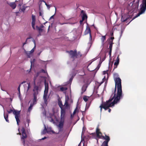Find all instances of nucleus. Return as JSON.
I'll list each match as a JSON object with an SVG mask.
<instances>
[{
  "mask_svg": "<svg viewBox=\"0 0 146 146\" xmlns=\"http://www.w3.org/2000/svg\"><path fill=\"white\" fill-rule=\"evenodd\" d=\"M114 80L115 82V87L114 95L115 94V95L114 99L119 102L120 100L123 98L121 80L119 78H117Z\"/></svg>",
  "mask_w": 146,
  "mask_h": 146,
  "instance_id": "f257e3e1",
  "label": "nucleus"
},
{
  "mask_svg": "<svg viewBox=\"0 0 146 146\" xmlns=\"http://www.w3.org/2000/svg\"><path fill=\"white\" fill-rule=\"evenodd\" d=\"M115 94L113 95L112 94L109 100L106 101V102H103L102 104L100 106V111L101 112L102 111V108L104 109L105 110L108 109V108L113 106L115 104L119 102L118 101L114 99Z\"/></svg>",
  "mask_w": 146,
  "mask_h": 146,
  "instance_id": "f03ea898",
  "label": "nucleus"
},
{
  "mask_svg": "<svg viewBox=\"0 0 146 146\" xmlns=\"http://www.w3.org/2000/svg\"><path fill=\"white\" fill-rule=\"evenodd\" d=\"M141 7L140 9V11L137 13L133 19H131L128 23L129 24L131 21L136 18L139 16L140 15L143 13L146 9V0H143L142 4L141 5Z\"/></svg>",
  "mask_w": 146,
  "mask_h": 146,
  "instance_id": "7ed1b4c3",
  "label": "nucleus"
},
{
  "mask_svg": "<svg viewBox=\"0 0 146 146\" xmlns=\"http://www.w3.org/2000/svg\"><path fill=\"white\" fill-rule=\"evenodd\" d=\"M7 112L9 113H11L12 112H13V114L15 115V117L17 122V124L18 125H19V123L20 122L19 117L20 116V111H17L14 110L13 111L12 109H10L9 111L7 110Z\"/></svg>",
  "mask_w": 146,
  "mask_h": 146,
  "instance_id": "20e7f679",
  "label": "nucleus"
},
{
  "mask_svg": "<svg viewBox=\"0 0 146 146\" xmlns=\"http://www.w3.org/2000/svg\"><path fill=\"white\" fill-rule=\"evenodd\" d=\"M21 131L22 134L19 132L17 134L20 135H21V139L23 145L25 146V139L27 138V136L25 132V130L24 127H23L22 128Z\"/></svg>",
  "mask_w": 146,
  "mask_h": 146,
  "instance_id": "39448f33",
  "label": "nucleus"
},
{
  "mask_svg": "<svg viewBox=\"0 0 146 146\" xmlns=\"http://www.w3.org/2000/svg\"><path fill=\"white\" fill-rule=\"evenodd\" d=\"M99 139H102L105 140L103 141L101 146H108V143L110 140V138L109 136L106 134L105 135V136L101 135V137Z\"/></svg>",
  "mask_w": 146,
  "mask_h": 146,
  "instance_id": "423d86ee",
  "label": "nucleus"
},
{
  "mask_svg": "<svg viewBox=\"0 0 146 146\" xmlns=\"http://www.w3.org/2000/svg\"><path fill=\"white\" fill-rule=\"evenodd\" d=\"M67 52H68L69 54L70 57L74 60L75 58H76V50H75L74 51L71 50L70 51H67Z\"/></svg>",
  "mask_w": 146,
  "mask_h": 146,
  "instance_id": "0eeeda50",
  "label": "nucleus"
},
{
  "mask_svg": "<svg viewBox=\"0 0 146 146\" xmlns=\"http://www.w3.org/2000/svg\"><path fill=\"white\" fill-rule=\"evenodd\" d=\"M126 15L122 16L121 18V21L122 22H127L130 20V19L131 18V17L130 16H128L126 17Z\"/></svg>",
  "mask_w": 146,
  "mask_h": 146,
  "instance_id": "6e6552de",
  "label": "nucleus"
},
{
  "mask_svg": "<svg viewBox=\"0 0 146 146\" xmlns=\"http://www.w3.org/2000/svg\"><path fill=\"white\" fill-rule=\"evenodd\" d=\"M66 115V111L65 108L61 109L60 110V119L64 120Z\"/></svg>",
  "mask_w": 146,
  "mask_h": 146,
  "instance_id": "1a4fd4ad",
  "label": "nucleus"
},
{
  "mask_svg": "<svg viewBox=\"0 0 146 146\" xmlns=\"http://www.w3.org/2000/svg\"><path fill=\"white\" fill-rule=\"evenodd\" d=\"M89 34L90 39L91 40L92 39V36L91 33V31L89 27L87 26L86 29L84 32V35H87L88 34Z\"/></svg>",
  "mask_w": 146,
  "mask_h": 146,
  "instance_id": "9d476101",
  "label": "nucleus"
},
{
  "mask_svg": "<svg viewBox=\"0 0 146 146\" xmlns=\"http://www.w3.org/2000/svg\"><path fill=\"white\" fill-rule=\"evenodd\" d=\"M96 133L97 137L99 138H100L101 137V135H102V133L100 131V129L99 128L98 125L97 126L96 128Z\"/></svg>",
  "mask_w": 146,
  "mask_h": 146,
  "instance_id": "9b49d317",
  "label": "nucleus"
},
{
  "mask_svg": "<svg viewBox=\"0 0 146 146\" xmlns=\"http://www.w3.org/2000/svg\"><path fill=\"white\" fill-rule=\"evenodd\" d=\"M114 39V37H111L109 39V49L110 50H112V45L113 44V41Z\"/></svg>",
  "mask_w": 146,
  "mask_h": 146,
  "instance_id": "f8f14e48",
  "label": "nucleus"
},
{
  "mask_svg": "<svg viewBox=\"0 0 146 146\" xmlns=\"http://www.w3.org/2000/svg\"><path fill=\"white\" fill-rule=\"evenodd\" d=\"M64 121V120H61L60 121L59 123V124L58 125L59 131H61L62 130Z\"/></svg>",
  "mask_w": 146,
  "mask_h": 146,
  "instance_id": "ddd939ff",
  "label": "nucleus"
},
{
  "mask_svg": "<svg viewBox=\"0 0 146 146\" xmlns=\"http://www.w3.org/2000/svg\"><path fill=\"white\" fill-rule=\"evenodd\" d=\"M39 88V86H36L35 84L34 86V88L33 90V94H38V90Z\"/></svg>",
  "mask_w": 146,
  "mask_h": 146,
  "instance_id": "4468645a",
  "label": "nucleus"
},
{
  "mask_svg": "<svg viewBox=\"0 0 146 146\" xmlns=\"http://www.w3.org/2000/svg\"><path fill=\"white\" fill-rule=\"evenodd\" d=\"M44 83L45 85V89L44 92L48 94L49 88L48 84V83L46 82V80H45L44 81Z\"/></svg>",
  "mask_w": 146,
  "mask_h": 146,
  "instance_id": "2eb2a0df",
  "label": "nucleus"
},
{
  "mask_svg": "<svg viewBox=\"0 0 146 146\" xmlns=\"http://www.w3.org/2000/svg\"><path fill=\"white\" fill-rule=\"evenodd\" d=\"M35 21L36 19L35 18V16L33 15H32V22L31 23V24L32 27L34 30H35Z\"/></svg>",
  "mask_w": 146,
  "mask_h": 146,
  "instance_id": "dca6fc26",
  "label": "nucleus"
},
{
  "mask_svg": "<svg viewBox=\"0 0 146 146\" xmlns=\"http://www.w3.org/2000/svg\"><path fill=\"white\" fill-rule=\"evenodd\" d=\"M17 2L18 1L16 0L15 2H11L8 3V4L13 9H14L16 7V5L15 3Z\"/></svg>",
  "mask_w": 146,
  "mask_h": 146,
  "instance_id": "f3484780",
  "label": "nucleus"
},
{
  "mask_svg": "<svg viewBox=\"0 0 146 146\" xmlns=\"http://www.w3.org/2000/svg\"><path fill=\"white\" fill-rule=\"evenodd\" d=\"M69 100V98L68 97L67 98H66L65 101V103L64 106H65V108H67L69 106V104L68 103V101Z\"/></svg>",
  "mask_w": 146,
  "mask_h": 146,
  "instance_id": "a211bd4d",
  "label": "nucleus"
},
{
  "mask_svg": "<svg viewBox=\"0 0 146 146\" xmlns=\"http://www.w3.org/2000/svg\"><path fill=\"white\" fill-rule=\"evenodd\" d=\"M37 94H33V96L34 98L33 99V104H36L37 100Z\"/></svg>",
  "mask_w": 146,
  "mask_h": 146,
  "instance_id": "6ab92c4d",
  "label": "nucleus"
},
{
  "mask_svg": "<svg viewBox=\"0 0 146 146\" xmlns=\"http://www.w3.org/2000/svg\"><path fill=\"white\" fill-rule=\"evenodd\" d=\"M4 118L5 119L6 121L8 122H9V120H8V114L7 113H4Z\"/></svg>",
  "mask_w": 146,
  "mask_h": 146,
  "instance_id": "aec40b11",
  "label": "nucleus"
},
{
  "mask_svg": "<svg viewBox=\"0 0 146 146\" xmlns=\"http://www.w3.org/2000/svg\"><path fill=\"white\" fill-rule=\"evenodd\" d=\"M58 104L61 109L63 108V106L62 104V102L61 100H58Z\"/></svg>",
  "mask_w": 146,
  "mask_h": 146,
  "instance_id": "412c9836",
  "label": "nucleus"
},
{
  "mask_svg": "<svg viewBox=\"0 0 146 146\" xmlns=\"http://www.w3.org/2000/svg\"><path fill=\"white\" fill-rule=\"evenodd\" d=\"M119 63V61L116 60L115 62L114 63V68L113 70L117 67V65H118Z\"/></svg>",
  "mask_w": 146,
  "mask_h": 146,
  "instance_id": "4be33fe9",
  "label": "nucleus"
},
{
  "mask_svg": "<svg viewBox=\"0 0 146 146\" xmlns=\"http://www.w3.org/2000/svg\"><path fill=\"white\" fill-rule=\"evenodd\" d=\"M81 13H83V15L82 16V19L83 20H84L85 19H87V15L85 14L84 13V11L83 10H82L81 11Z\"/></svg>",
  "mask_w": 146,
  "mask_h": 146,
  "instance_id": "5701e85b",
  "label": "nucleus"
},
{
  "mask_svg": "<svg viewBox=\"0 0 146 146\" xmlns=\"http://www.w3.org/2000/svg\"><path fill=\"white\" fill-rule=\"evenodd\" d=\"M113 77L114 80L116 79L117 78H119V75L117 73H115L113 75Z\"/></svg>",
  "mask_w": 146,
  "mask_h": 146,
  "instance_id": "b1692460",
  "label": "nucleus"
},
{
  "mask_svg": "<svg viewBox=\"0 0 146 146\" xmlns=\"http://www.w3.org/2000/svg\"><path fill=\"white\" fill-rule=\"evenodd\" d=\"M34 104H31L30 105V106L29 107L28 109V111L29 112H30L32 110V108Z\"/></svg>",
  "mask_w": 146,
  "mask_h": 146,
  "instance_id": "393cba45",
  "label": "nucleus"
},
{
  "mask_svg": "<svg viewBox=\"0 0 146 146\" xmlns=\"http://www.w3.org/2000/svg\"><path fill=\"white\" fill-rule=\"evenodd\" d=\"M33 42H34V43L35 44V45L34 47L31 50V51H30V54H31L32 53L34 52V50H35V48L36 47L35 42V40H34Z\"/></svg>",
  "mask_w": 146,
  "mask_h": 146,
  "instance_id": "a878e982",
  "label": "nucleus"
},
{
  "mask_svg": "<svg viewBox=\"0 0 146 146\" xmlns=\"http://www.w3.org/2000/svg\"><path fill=\"white\" fill-rule=\"evenodd\" d=\"M82 56V54L80 52H77L76 51V58H78V57H80Z\"/></svg>",
  "mask_w": 146,
  "mask_h": 146,
  "instance_id": "bb28decb",
  "label": "nucleus"
},
{
  "mask_svg": "<svg viewBox=\"0 0 146 146\" xmlns=\"http://www.w3.org/2000/svg\"><path fill=\"white\" fill-rule=\"evenodd\" d=\"M47 93H46L44 92V94L43 96V98L44 102H45L47 101Z\"/></svg>",
  "mask_w": 146,
  "mask_h": 146,
  "instance_id": "cd10ccee",
  "label": "nucleus"
},
{
  "mask_svg": "<svg viewBox=\"0 0 146 146\" xmlns=\"http://www.w3.org/2000/svg\"><path fill=\"white\" fill-rule=\"evenodd\" d=\"M101 40L102 43H104V41L106 40V35L102 36L101 38Z\"/></svg>",
  "mask_w": 146,
  "mask_h": 146,
  "instance_id": "c85d7f7f",
  "label": "nucleus"
},
{
  "mask_svg": "<svg viewBox=\"0 0 146 146\" xmlns=\"http://www.w3.org/2000/svg\"><path fill=\"white\" fill-rule=\"evenodd\" d=\"M78 106L77 105L76 107V109H75V110H74V111L73 112V115H74L76 113V112H78Z\"/></svg>",
  "mask_w": 146,
  "mask_h": 146,
  "instance_id": "c756f323",
  "label": "nucleus"
},
{
  "mask_svg": "<svg viewBox=\"0 0 146 146\" xmlns=\"http://www.w3.org/2000/svg\"><path fill=\"white\" fill-rule=\"evenodd\" d=\"M89 98V97H88L86 96H85L83 97V99L84 100L85 102H87L88 101Z\"/></svg>",
  "mask_w": 146,
  "mask_h": 146,
  "instance_id": "7c9ffc66",
  "label": "nucleus"
},
{
  "mask_svg": "<svg viewBox=\"0 0 146 146\" xmlns=\"http://www.w3.org/2000/svg\"><path fill=\"white\" fill-rule=\"evenodd\" d=\"M67 89V88L66 87H62L60 88V90L62 91H66Z\"/></svg>",
  "mask_w": 146,
  "mask_h": 146,
  "instance_id": "2f4dec72",
  "label": "nucleus"
},
{
  "mask_svg": "<svg viewBox=\"0 0 146 146\" xmlns=\"http://www.w3.org/2000/svg\"><path fill=\"white\" fill-rule=\"evenodd\" d=\"M49 120L50 122H51L54 123H55V121H54V120L51 117H50V118H49Z\"/></svg>",
  "mask_w": 146,
  "mask_h": 146,
  "instance_id": "473e14b6",
  "label": "nucleus"
},
{
  "mask_svg": "<svg viewBox=\"0 0 146 146\" xmlns=\"http://www.w3.org/2000/svg\"><path fill=\"white\" fill-rule=\"evenodd\" d=\"M36 27L37 29L38 30L39 32H41L42 31L43 29L37 26H36Z\"/></svg>",
  "mask_w": 146,
  "mask_h": 146,
  "instance_id": "72a5a7b5",
  "label": "nucleus"
},
{
  "mask_svg": "<svg viewBox=\"0 0 146 146\" xmlns=\"http://www.w3.org/2000/svg\"><path fill=\"white\" fill-rule=\"evenodd\" d=\"M21 84H20L19 85V86L18 88V90L19 91V95L20 96V88L21 86Z\"/></svg>",
  "mask_w": 146,
  "mask_h": 146,
  "instance_id": "f704fd0d",
  "label": "nucleus"
},
{
  "mask_svg": "<svg viewBox=\"0 0 146 146\" xmlns=\"http://www.w3.org/2000/svg\"><path fill=\"white\" fill-rule=\"evenodd\" d=\"M86 87L85 86H82V91L84 92L86 91Z\"/></svg>",
  "mask_w": 146,
  "mask_h": 146,
  "instance_id": "c9c22d12",
  "label": "nucleus"
},
{
  "mask_svg": "<svg viewBox=\"0 0 146 146\" xmlns=\"http://www.w3.org/2000/svg\"><path fill=\"white\" fill-rule=\"evenodd\" d=\"M72 19H73V20L74 21V22L72 24H75V23H76V20L75 19H74V18H72V19H70V20H71Z\"/></svg>",
  "mask_w": 146,
  "mask_h": 146,
  "instance_id": "e433bc0d",
  "label": "nucleus"
},
{
  "mask_svg": "<svg viewBox=\"0 0 146 146\" xmlns=\"http://www.w3.org/2000/svg\"><path fill=\"white\" fill-rule=\"evenodd\" d=\"M106 77L104 76V78L102 79V83H103L106 80Z\"/></svg>",
  "mask_w": 146,
  "mask_h": 146,
  "instance_id": "4c0bfd02",
  "label": "nucleus"
},
{
  "mask_svg": "<svg viewBox=\"0 0 146 146\" xmlns=\"http://www.w3.org/2000/svg\"><path fill=\"white\" fill-rule=\"evenodd\" d=\"M30 87H31V86H30V83H29L28 84L27 90H28L29 89V88H30Z\"/></svg>",
  "mask_w": 146,
  "mask_h": 146,
  "instance_id": "58836bf2",
  "label": "nucleus"
},
{
  "mask_svg": "<svg viewBox=\"0 0 146 146\" xmlns=\"http://www.w3.org/2000/svg\"><path fill=\"white\" fill-rule=\"evenodd\" d=\"M27 123H28V125H29V123H30V119H27Z\"/></svg>",
  "mask_w": 146,
  "mask_h": 146,
  "instance_id": "ea45409f",
  "label": "nucleus"
},
{
  "mask_svg": "<svg viewBox=\"0 0 146 146\" xmlns=\"http://www.w3.org/2000/svg\"><path fill=\"white\" fill-rule=\"evenodd\" d=\"M111 51H112V50H110L109 52V54L110 56L111 55Z\"/></svg>",
  "mask_w": 146,
  "mask_h": 146,
  "instance_id": "a19ab883",
  "label": "nucleus"
},
{
  "mask_svg": "<svg viewBox=\"0 0 146 146\" xmlns=\"http://www.w3.org/2000/svg\"><path fill=\"white\" fill-rule=\"evenodd\" d=\"M41 72H43V73H46V72H45V70L44 69H42L41 70Z\"/></svg>",
  "mask_w": 146,
  "mask_h": 146,
  "instance_id": "79ce46f5",
  "label": "nucleus"
},
{
  "mask_svg": "<svg viewBox=\"0 0 146 146\" xmlns=\"http://www.w3.org/2000/svg\"><path fill=\"white\" fill-rule=\"evenodd\" d=\"M25 10V8H23L21 9V10L22 11L24 12Z\"/></svg>",
  "mask_w": 146,
  "mask_h": 146,
  "instance_id": "37998d69",
  "label": "nucleus"
},
{
  "mask_svg": "<svg viewBox=\"0 0 146 146\" xmlns=\"http://www.w3.org/2000/svg\"><path fill=\"white\" fill-rule=\"evenodd\" d=\"M47 131V129H46L45 126V128L43 130V132H44V133H45V131Z\"/></svg>",
  "mask_w": 146,
  "mask_h": 146,
  "instance_id": "c03bdc74",
  "label": "nucleus"
},
{
  "mask_svg": "<svg viewBox=\"0 0 146 146\" xmlns=\"http://www.w3.org/2000/svg\"><path fill=\"white\" fill-rule=\"evenodd\" d=\"M81 112H82V114L83 115H85V112L84 111H81Z\"/></svg>",
  "mask_w": 146,
  "mask_h": 146,
  "instance_id": "a18cd8bd",
  "label": "nucleus"
},
{
  "mask_svg": "<svg viewBox=\"0 0 146 146\" xmlns=\"http://www.w3.org/2000/svg\"><path fill=\"white\" fill-rule=\"evenodd\" d=\"M74 115L73 114H71V116H70V118L71 119H72L73 118V117H74Z\"/></svg>",
  "mask_w": 146,
  "mask_h": 146,
  "instance_id": "49530a36",
  "label": "nucleus"
},
{
  "mask_svg": "<svg viewBox=\"0 0 146 146\" xmlns=\"http://www.w3.org/2000/svg\"><path fill=\"white\" fill-rule=\"evenodd\" d=\"M35 59H33V61H31V65L32 64H33L34 63V62H35Z\"/></svg>",
  "mask_w": 146,
  "mask_h": 146,
  "instance_id": "de8ad7c7",
  "label": "nucleus"
},
{
  "mask_svg": "<svg viewBox=\"0 0 146 146\" xmlns=\"http://www.w3.org/2000/svg\"><path fill=\"white\" fill-rule=\"evenodd\" d=\"M119 55H118V56L117 57V59H116V60H118L119 61Z\"/></svg>",
  "mask_w": 146,
  "mask_h": 146,
  "instance_id": "09e8293b",
  "label": "nucleus"
},
{
  "mask_svg": "<svg viewBox=\"0 0 146 146\" xmlns=\"http://www.w3.org/2000/svg\"><path fill=\"white\" fill-rule=\"evenodd\" d=\"M139 0H137V1H136V3L137 4H138V5H139Z\"/></svg>",
  "mask_w": 146,
  "mask_h": 146,
  "instance_id": "8fccbe9b",
  "label": "nucleus"
},
{
  "mask_svg": "<svg viewBox=\"0 0 146 146\" xmlns=\"http://www.w3.org/2000/svg\"><path fill=\"white\" fill-rule=\"evenodd\" d=\"M46 6H47V8H48V9H49L50 8V5H48Z\"/></svg>",
  "mask_w": 146,
  "mask_h": 146,
  "instance_id": "3c124183",
  "label": "nucleus"
},
{
  "mask_svg": "<svg viewBox=\"0 0 146 146\" xmlns=\"http://www.w3.org/2000/svg\"><path fill=\"white\" fill-rule=\"evenodd\" d=\"M112 36V37H113V32H112V33H111V34H110Z\"/></svg>",
  "mask_w": 146,
  "mask_h": 146,
  "instance_id": "603ef678",
  "label": "nucleus"
},
{
  "mask_svg": "<svg viewBox=\"0 0 146 146\" xmlns=\"http://www.w3.org/2000/svg\"><path fill=\"white\" fill-rule=\"evenodd\" d=\"M22 5V4L21 3H19L18 5V6H19V7H21V6Z\"/></svg>",
  "mask_w": 146,
  "mask_h": 146,
  "instance_id": "864d4df0",
  "label": "nucleus"
},
{
  "mask_svg": "<svg viewBox=\"0 0 146 146\" xmlns=\"http://www.w3.org/2000/svg\"><path fill=\"white\" fill-rule=\"evenodd\" d=\"M73 78L72 77H72L71 78H70L69 80L70 81H72V79H73Z\"/></svg>",
  "mask_w": 146,
  "mask_h": 146,
  "instance_id": "5fc2aeb1",
  "label": "nucleus"
},
{
  "mask_svg": "<svg viewBox=\"0 0 146 146\" xmlns=\"http://www.w3.org/2000/svg\"><path fill=\"white\" fill-rule=\"evenodd\" d=\"M108 112H110L111 110V109H110L109 108H108Z\"/></svg>",
  "mask_w": 146,
  "mask_h": 146,
  "instance_id": "6e6d98bb",
  "label": "nucleus"
},
{
  "mask_svg": "<svg viewBox=\"0 0 146 146\" xmlns=\"http://www.w3.org/2000/svg\"><path fill=\"white\" fill-rule=\"evenodd\" d=\"M46 138H46V137H43V138H42L41 139H42V140H44V139H46Z\"/></svg>",
  "mask_w": 146,
  "mask_h": 146,
  "instance_id": "4d7b16f0",
  "label": "nucleus"
},
{
  "mask_svg": "<svg viewBox=\"0 0 146 146\" xmlns=\"http://www.w3.org/2000/svg\"><path fill=\"white\" fill-rule=\"evenodd\" d=\"M84 20H83L82 19V20H80V24H81L83 22V21H84Z\"/></svg>",
  "mask_w": 146,
  "mask_h": 146,
  "instance_id": "13d9d810",
  "label": "nucleus"
},
{
  "mask_svg": "<svg viewBox=\"0 0 146 146\" xmlns=\"http://www.w3.org/2000/svg\"><path fill=\"white\" fill-rule=\"evenodd\" d=\"M39 27L41 28H43L44 27V26L42 25L40 27Z\"/></svg>",
  "mask_w": 146,
  "mask_h": 146,
  "instance_id": "bf43d9fd",
  "label": "nucleus"
},
{
  "mask_svg": "<svg viewBox=\"0 0 146 146\" xmlns=\"http://www.w3.org/2000/svg\"><path fill=\"white\" fill-rule=\"evenodd\" d=\"M54 15L52 16L51 17H50V19H52V18H54Z\"/></svg>",
  "mask_w": 146,
  "mask_h": 146,
  "instance_id": "052dcab7",
  "label": "nucleus"
},
{
  "mask_svg": "<svg viewBox=\"0 0 146 146\" xmlns=\"http://www.w3.org/2000/svg\"><path fill=\"white\" fill-rule=\"evenodd\" d=\"M39 15L40 16H42V13L40 12H39Z\"/></svg>",
  "mask_w": 146,
  "mask_h": 146,
  "instance_id": "680f3d73",
  "label": "nucleus"
},
{
  "mask_svg": "<svg viewBox=\"0 0 146 146\" xmlns=\"http://www.w3.org/2000/svg\"><path fill=\"white\" fill-rule=\"evenodd\" d=\"M40 1L41 2H43L44 3L45 2V1H44V0H41Z\"/></svg>",
  "mask_w": 146,
  "mask_h": 146,
  "instance_id": "e2e57ef3",
  "label": "nucleus"
},
{
  "mask_svg": "<svg viewBox=\"0 0 146 146\" xmlns=\"http://www.w3.org/2000/svg\"><path fill=\"white\" fill-rule=\"evenodd\" d=\"M25 82H25V81H23V82H22L21 83V84H23V83H25Z\"/></svg>",
  "mask_w": 146,
  "mask_h": 146,
  "instance_id": "0e129e2a",
  "label": "nucleus"
},
{
  "mask_svg": "<svg viewBox=\"0 0 146 146\" xmlns=\"http://www.w3.org/2000/svg\"><path fill=\"white\" fill-rule=\"evenodd\" d=\"M26 43H27V40L25 41V43H23V45L26 44Z\"/></svg>",
  "mask_w": 146,
  "mask_h": 146,
  "instance_id": "69168bd1",
  "label": "nucleus"
},
{
  "mask_svg": "<svg viewBox=\"0 0 146 146\" xmlns=\"http://www.w3.org/2000/svg\"><path fill=\"white\" fill-rule=\"evenodd\" d=\"M44 3H45V5H46V6L48 5L47 4V3H46V2H44Z\"/></svg>",
  "mask_w": 146,
  "mask_h": 146,
  "instance_id": "338daca9",
  "label": "nucleus"
},
{
  "mask_svg": "<svg viewBox=\"0 0 146 146\" xmlns=\"http://www.w3.org/2000/svg\"><path fill=\"white\" fill-rule=\"evenodd\" d=\"M49 28H50V26H49L48 28V31L49 30Z\"/></svg>",
  "mask_w": 146,
  "mask_h": 146,
  "instance_id": "774afa93",
  "label": "nucleus"
}]
</instances>
